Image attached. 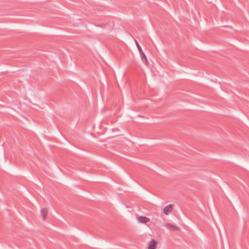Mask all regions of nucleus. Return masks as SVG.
<instances>
[{"instance_id": "obj_2", "label": "nucleus", "mask_w": 249, "mask_h": 249, "mask_svg": "<svg viewBox=\"0 0 249 249\" xmlns=\"http://www.w3.org/2000/svg\"><path fill=\"white\" fill-rule=\"evenodd\" d=\"M137 219L138 222L141 223H146L150 221V219L145 216L137 217Z\"/></svg>"}, {"instance_id": "obj_7", "label": "nucleus", "mask_w": 249, "mask_h": 249, "mask_svg": "<svg viewBox=\"0 0 249 249\" xmlns=\"http://www.w3.org/2000/svg\"><path fill=\"white\" fill-rule=\"evenodd\" d=\"M5 73V72H0V76L3 75Z\"/></svg>"}, {"instance_id": "obj_5", "label": "nucleus", "mask_w": 249, "mask_h": 249, "mask_svg": "<svg viewBox=\"0 0 249 249\" xmlns=\"http://www.w3.org/2000/svg\"><path fill=\"white\" fill-rule=\"evenodd\" d=\"M157 242L155 240H152L148 245V249H155Z\"/></svg>"}, {"instance_id": "obj_3", "label": "nucleus", "mask_w": 249, "mask_h": 249, "mask_svg": "<svg viewBox=\"0 0 249 249\" xmlns=\"http://www.w3.org/2000/svg\"><path fill=\"white\" fill-rule=\"evenodd\" d=\"M172 210V205L169 204L167 205L163 209V213L166 215H168Z\"/></svg>"}, {"instance_id": "obj_1", "label": "nucleus", "mask_w": 249, "mask_h": 249, "mask_svg": "<svg viewBox=\"0 0 249 249\" xmlns=\"http://www.w3.org/2000/svg\"><path fill=\"white\" fill-rule=\"evenodd\" d=\"M135 42H136L137 47L140 53L142 60L143 61V62H147V60L146 58V56L145 53L143 52L141 47L140 46V45H139L138 42L136 40H135Z\"/></svg>"}, {"instance_id": "obj_6", "label": "nucleus", "mask_w": 249, "mask_h": 249, "mask_svg": "<svg viewBox=\"0 0 249 249\" xmlns=\"http://www.w3.org/2000/svg\"><path fill=\"white\" fill-rule=\"evenodd\" d=\"M164 226L168 228V229H171L173 230H176L177 229V227L175 224H173L171 223H166L165 224Z\"/></svg>"}, {"instance_id": "obj_4", "label": "nucleus", "mask_w": 249, "mask_h": 249, "mask_svg": "<svg viewBox=\"0 0 249 249\" xmlns=\"http://www.w3.org/2000/svg\"><path fill=\"white\" fill-rule=\"evenodd\" d=\"M48 211L47 209L44 208L41 210V215L43 220H45L47 215Z\"/></svg>"}]
</instances>
